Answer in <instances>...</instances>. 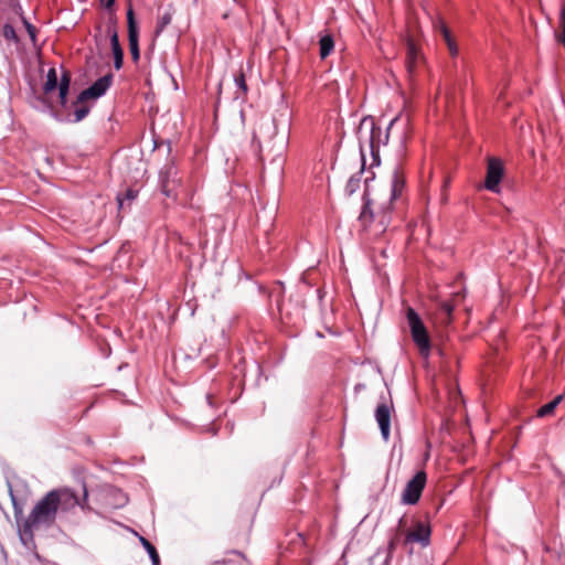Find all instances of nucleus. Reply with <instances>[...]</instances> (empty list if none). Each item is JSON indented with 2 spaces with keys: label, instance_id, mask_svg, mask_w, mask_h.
<instances>
[{
  "label": "nucleus",
  "instance_id": "nucleus-9",
  "mask_svg": "<svg viewBox=\"0 0 565 565\" xmlns=\"http://www.w3.org/2000/svg\"><path fill=\"white\" fill-rule=\"evenodd\" d=\"M83 498L82 500L78 495L71 489H53L52 492H55L58 500V512H66L68 510L74 509L75 507H84V503L87 501V489L83 487Z\"/></svg>",
  "mask_w": 565,
  "mask_h": 565
},
{
  "label": "nucleus",
  "instance_id": "nucleus-33",
  "mask_svg": "<svg viewBox=\"0 0 565 565\" xmlns=\"http://www.w3.org/2000/svg\"><path fill=\"white\" fill-rule=\"evenodd\" d=\"M447 46L449 49L451 56H456L458 54V47L454 41L450 43H447Z\"/></svg>",
  "mask_w": 565,
  "mask_h": 565
},
{
  "label": "nucleus",
  "instance_id": "nucleus-13",
  "mask_svg": "<svg viewBox=\"0 0 565 565\" xmlns=\"http://www.w3.org/2000/svg\"><path fill=\"white\" fill-rule=\"evenodd\" d=\"M71 108H74V111L63 113V111H53L52 115L57 121L61 122H79L82 121L90 111V107L84 103L76 104V99L72 102Z\"/></svg>",
  "mask_w": 565,
  "mask_h": 565
},
{
  "label": "nucleus",
  "instance_id": "nucleus-20",
  "mask_svg": "<svg viewBox=\"0 0 565 565\" xmlns=\"http://www.w3.org/2000/svg\"><path fill=\"white\" fill-rule=\"evenodd\" d=\"M562 401L563 396H556L553 401L540 407L536 412V416L542 418L552 415Z\"/></svg>",
  "mask_w": 565,
  "mask_h": 565
},
{
  "label": "nucleus",
  "instance_id": "nucleus-18",
  "mask_svg": "<svg viewBox=\"0 0 565 565\" xmlns=\"http://www.w3.org/2000/svg\"><path fill=\"white\" fill-rule=\"evenodd\" d=\"M364 168H365V166L363 167V164H362L361 170L359 172H356L355 174L351 175V178L348 180V182L345 184V189H344L347 195L351 196L359 190L360 183H361V175L364 171Z\"/></svg>",
  "mask_w": 565,
  "mask_h": 565
},
{
  "label": "nucleus",
  "instance_id": "nucleus-43",
  "mask_svg": "<svg viewBox=\"0 0 565 565\" xmlns=\"http://www.w3.org/2000/svg\"><path fill=\"white\" fill-rule=\"evenodd\" d=\"M403 520H404V518L402 516V518L399 519V521H398V524H399V525L402 524Z\"/></svg>",
  "mask_w": 565,
  "mask_h": 565
},
{
  "label": "nucleus",
  "instance_id": "nucleus-21",
  "mask_svg": "<svg viewBox=\"0 0 565 565\" xmlns=\"http://www.w3.org/2000/svg\"><path fill=\"white\" fill-rule=\"evenodd\" d=\"M172 15L173 13L171 9L164 11L162 14L159 15L154 30L156 35L161 34L164 31V29L171 23Z\"/></svg>",
  "mask_w": 565,
  "mask_h": 565
},
{
  "label": "nucleus",
  "instance_id": "nucleus-5",
  "mask_svg": "<svg viewBox=\"0 0 565 565\" xmlns=\"http://www.w3.org/2000/svg\"><path fill=\"white\" fill-rule=\"evenodd\" d=\"M426 482V472L424 470L417 471L415 476L406 483L402 492L401 502L407 505L416 504L422 497Z\"/></svg>",
  "mask_w": 565,
  "mask_h": 565
},
{
  "label": "nucleus",
  "instance_id": "nucleus-36",
  "mask_svg": "<svg viewBox=\"0 0 565 565\" xmlns=\"http://www.w3.org/2000/svg\"><path fill=\"white\" fill-rule=\"evenodd\" d=\"M381 554V551L379 550L371 558L370 561L373 563Z\"/></svg>",
  "mask_w": 565,
  "mask_h": 565
},
{
  "label": "nucleus",
  "instance_id": "nucleus-30",
  "mask_svg": "<svg viewBox=\"0 0 565 565\" xmlns=\"http://www.w3.org/2000/svg\"><path fill=\"white\" fill-rule=\"evenodd\" d=\"M12 504H13V512H14V518L18 522V524L20 523V521L23 522V510L21 508V505L17 502V499L12 495Z\"/></svg>",
  "mask_w": 565,
  "mask_h": 565
},
{
  "label": "nucleus",
  "instance_id": "nucleus-26",
  "mask_svg": "<svg viewBox=\"0 0 565 565\" xmlns=\"http://www.w3.org/2000/svg\"><path fill=\"white\" fill-rule=\"evenodd\" d=\"M108 34H109V39H110L111 51L122 49L120 45V42H119L118 32H117L115 25L108 26Z\"/></svg>",
  "mask_w": 565,
  "mask_h": 565
},
{
  "label": "nucleus",
  "instance_id": "nucleus-27",
  "mask_svg": "<svg viewBox=\"0 0 565 565\" xmlns=\"http://www.w3.org/2000/svg\"><path fill=\"white\" fill-rule=\"evenodd\" d=\"M114 55V67L119 71L124 64V50H113Z\"/></svg>",
  "mask_w": 565,
  "mask_h": 565
},
{
  "label": "nucleus",
  "instance_id": "nucleus-4",
  "mask_svg": "<svg viewBox=\"0 0 565 565\" xmlns=\"http://www.w3.org/2000/svg\"><path fill=\"white\" fill-rule=\"evenodd\" d=\"M406 320L411 330L412 339L418 348L419 354L422 358L427 360L430 355L431 343L423 320L412 307L406 309Z\"/></svg>",
  "mask_w": 565,
  "mask_h": 565
},
{
  "label": "nucleus",
  "instance_id": "nucleus-3",
  "mask_svg": "<svg viewBox=\"0 0 565 565\" xmlns=\"http://www.w3.org/2000/svg\"><path fill=\"white\" fill-rule=\"evenodd\" d=\"M397 117L393 118L386 130L383 131L380 126H377L371 116H365L361 119L360 125L356 129V136L359 139V148L361 153V160L363 161V167L365 166V148L367 147L372 157L371 167H377L381 163L380 158V148L381 146H385L388 142L390 138V129L397 121Z\"/></svg>",
  "mask_w": 565,
  "mask_h": 565
},
{
  "label": "nucleus",
  "instance_id": "nucleus-38",
  "mask_svg": "<svg viewBox=\"0 0 565 565\" xmlns=\"http://www.w3.org/2000/svg\"><path fill=\"white\" fill-rule=\"evenodd\" d=\"M225 563H226L225 561H216V562H214V564H216V565H224Z\"/></svg>",
  "mask_w": 565,
  "mask_h": 565
},
{
  "label": "nucleus",
  "instance_id": "nucleus-28",
  "mask_svg": "<svg viewBox=\"0 0 565 565\" xmlns=\"http://www.w3.org/2000/svg\"><path fill=\"white\" fill-rule=\"evenodd\" d=\"M395 546H396V537H393L390 540L388 545H387L386 550L384 551L385 558H384L383 565H388V563L392 558V553L395 550Z\"/></svg>",
  "mask_w": 565,
  "mask_h": 565
},
{
  "label": "nucleus",
  "instance_id": "nucleus-35",
  "mask_svg": "<svg viewBox=\"0 0 565 565\" xmlns=\"http://www.w3.org/2000/svg\"><path fill=\"white\" fill-rule=\"evenodd\" d=\"M558 41L565 46V31L563 30L562 34L558 36Z\"/></svg>",
  "mask_w": 565,
  "mask_h": 565
},
{
  "label": "nucleus",
  "instance_id": "nucleus-7",
  "mask_svg": "<svg viewBox=\"0 0 565 565\" xmlns=\"http://www.w3.org/2000/svg\"><path fill=\"white\" fill-rule=\"evenodd\" d=\"M504 174V166L497 157L488 158L484 188L493 193H500V182Z\"/></svg>",
  "mask_w": 565,
  "mask_h": 565
},
{
  "label": "nucleus",
  "instance_id": "nucleus-39",
  "mask_svg": "<svg viewBox=\"0 0 565 565\" xmlns=\"http://www.w3.org/2000/svg\"><path fill=\"white\" fill-rule=\"evenodd\" d=\"M362 387H364L362 384H358V385L355 386V390H362Z\"/></svg>",
  "mask_w": 565,
  "mask_h": 565
},
{
  "label": "nucleus",
  "instance_id": "nucleus-8",
  "mask_svg": "<svg viewBox=\"0 0 565 565\" xmlns=\"http://www.w3.org/2000/svg\"><path fill=\"white\" fill-rule=\"evenodd\" d=\"M114 81V75L107 73L94 82L88 88L82 90L76 97V104L84 103L90 98L97 99L106 94Z\"/></svg>",
  "mask_w": 565,
  "mask_h": 565
},
{
  "label": "nucleus",
  "instance_id": "nucleus-44",
  "mask_svg": "<svg viewBox=\"0 0 565 565\" xmlns=\"http://www.w3.org/2000/svg\"><path fill=\"white\" fill-rule=\"evenodd\" d=\"M102 2H104L105 0H100Z\"/></svg>",
  "mask_w": 565,
  "mask_h": 565
},
{
  "label": "nucleus",
  "instance_id": "nucleus-40",
  "mask_svg": "<svg viewBox=\"0 0 565 565\" xmlns=\"http://www.w3.org/2000/svg\"><path fill=\"white\" fill-rule=\"evenodd\" d=\"M45 104V107L50 108L52 110V106L46 104L44 100H42Z\"/></svg>",
  "mask_w": 565,
  "mask_h": 565
},
{
  "label": "nucleus",
  "instance_id": "nucleus-11",
  "mask_svg": "<svg viewBox=\"0 0 565 565\" xmlns=\"http://www.w3.org/2000/svg\"><path fill=\"white\" fill-rule=\"evenodd\" d=\"M278 134L277 120L274 117H263L253 134V141L259 145L270 142Z\"/></svg>",
  "mask_w": 565,
  "mask_h": 565
},
{
  "label": "nucleus",
  "instance_id": "nucleus-1",
  "mask_svg": "<svg viewBox=\"0 0 565 565\" xmlns=\"http://www.w3.org/2000/svg\"><path fill=\"white\" fill-rule=\"evenodd\" d=\"M374 178H366L363 193V206L359 215V222L364 230H367L373 223L376 224L380 233L385 232L391 222L393 202L402 195L405 188V175L401 164H395L391 179V190L388 199L379 202L371 198L369 182Z\"/></svg>",
  "mask_w": 565,
  "mask_h": 565
},
{
  "label": "nucleus",
  "instance_id": "nucleus-19",
  "mask_svg": "<svg viewBox=\"0 0 565 565\" xmlns=\"http://www.w3.org/2000/svg\"><path fill=\"white\" fill-rule=\"evenodd\" d=\"M60 79L57 78V73L54 67H51L46 74V81L43 85V90L45 94L52 93L55 88H58Z\"/></svg>",
  "mask_w": 565,
  "mask_h": 565
},
{
  "label": "nucleus",
  "instance_id": "nucleus-16",
  "mask_svg": "<svg viewBox=\"0 0 565 565\" xmlns=\"http://www.w3.org/2000/svg\"><path fill=\"white\" fill-rule=\"evenodd\" d=\"M334 49V39L333 36L326 32L320 35L319 39V55L322 60L327 58Z\"/></svg>",
  "mask_w": 565,
  "mask_h": 565
},
{
  "label": "nucleus",
  "instance_id": "nucleus-22",
  "mask_svg": "<svg viewBox=\"0 0 565 565\" xmlns=\"http://www.w3.org/2000/svg\"><path fill=\"white\" fill-rule=\"evenodd\" d=\"M139 542L143 546V548L147 551L152 565H159L160 564V557L156 550V547L143 536H139Z\"/></svg>",
  "mask_w": 565,
  "mask_h": 565
},
{
  "label": "nucleus",
  "instance_id": "nucleus-25",
  "mask_svg": "<svg viewBox=\"0 0 565 565\" xmlns=\"http://www.w3.org/2000/svg\"><path fill=\"white\" fill-rule=\"evenodd\" d=\"M2 36L10 42L19 43V36L15 32V29L10 23H4L1 31Z\"/></svg>",
  "mask_w": 565,
  "mask_h": 565
},
{
  "label": "nucleus",
  "instance_id": "nucleus-6",
  "mask_svg": "<svg viewBox=\"0 0 565 565\" xmlns=\"http://www.w3.org/2000/svg\"><path fill=\"white\" fill-rule=\"evenodd\" d=\"M178 168L173 161L167 162L159 172V186L167 198L175 195V189L180 185Z\"/></svg>",
  "mask_w": 565,
  "mask_h": 565
},
{
  "label": "nucleus",
  "instance_id": "nucleus-37",
  "mask_svg": "<svg viewBox=\"0 0 565 565\" xmlns=\"http://www.w3.org/2000/svg\"><path fill=\"white\" fill-rule=\"evenodd\" d=\"M206 401H207L209 405L212 406V396L211 395H206Z\"/></svg>",
  "mask_w": 565,
  "mask_h": 565
},
{
  "label": "nucleus",
  "instance_id": "nucleus-2",
  "mask_svg": "<svg viewBox=\"0 0 565 565\" xmlns=\"http://www.w3.org/2000/svg\"><path fill=\"white\" fill-rule=\"evenodd\" d=\"M55 497V492L49 491L36 502L23 523L19 524V537L24 546L33 543L35 530L49 529L55 523L58 514V500Z\"/></svg>",
  "mask_w": 565,
  "mask_h": 565
},
{
  "label": "nucleus",
  "instance_id": "nucleus-24",
  "mask_svg": "<svg viewBox=\"0 0 565 565\" xmlns=\"http://www.w3.org/2000/svg\"><path fill=\"white\" fill-rule=\"evenodd\" d=\"M138 191L134 189H127L124 195H118L117 201L120 209L125 206V204L130 205V203L137 198Z\"/></svg>",
  "mask_w": 565,
  "mask_h": 565
},
{
  "label": "nucleus",
  "instance_id": "nucleus-34",
  "mask_svg": "<svg viewBox=\"0 0 565 565\" xmlns=\"http://www.w3.org/2000/svg\"><path fill=\"white\" fill-rule=\"evenodd\" d=\"M115 1L116 0H105L103 3H104V7L107 9V10H111L113 7L115 6Z\"/></svg>",
  "mask_w": 565,
  "mask_h": 565
},
{
  "label": "nucleus",
  "instance_id": "nucleus-15",
  "mask_svg": "<svg viewBox=\"0 0 565 565\" xmlns=\"http://www.w3.org/2000/svg\"><path fill=\"white\" fill-rule=\"evenodd\" d=\"M71 74L68 71H63L62 75L60 77V84H58V102L61 109L58 111L67 113L68 108V102H67V95L70 92L71 86Z\"/></svg>",
  "mask_w": 565,
  "mask_h": 565
},
{
  "label": "nucleus",
  "instance_id": "nucleus-31",
  "mask_svg": "<svg viewBox=\"0 0 565 565\" xmlns=\"http://www.w3.org/2000/svg\"><path fill=\"white\" fill-rule=\"evenodd\" d=\"M440 309L450 318L455 309V305L451 301L445 300L440 303Z\"/></svg>",
  "mask_w": 565,
  "mask_h": 565
},
{
  "label": "nucleus",
  "instance_id": "nucleus-41",
  "mask_svg": "<svg viewBox=\"0 0 565 565\" xmlns=\"http://www.w3.org/2000/svg\"><path fill=\"white\" fill-rule=\"evenodd\" d=\"M558 396H563V401L565 399V388H564V392L562 394H559Z\"/></svg>",
  "mask_w": 565,
  "mask_h": 565
},
{
  "label": "nucleus",
  "instance_id": "nucleus-12",
  "mask_svg": "<svg viewBox=\"0 0 565 565\" xmlns=\"http://www.w3.org/2000/svg\"><path fill=\"white\" fill-rule=\"evenodd\" d=\"M431 527L428 522L418 521L405 535L404 544L418 543L422 547L430 544Z\"/></svg>",
  "mask_w": 565,
  "mask_h": 565
},
{
  "label": "nucleus",
  "instance_id": "nucleus-29",
  "mask_svg": "<svg viewBox=\"0 0 565 565\" xmlns=\"http://www.w3.org/2000/svg\"><path fill=\"white\" fill-rule=\"evenodd\" d=\"M22 22H23V25H24V28H25V30H26L31 41L35 42V40H36V29H35V26L32 23H30L24 17H22Z\"/></svg>",
  "mask_w": 565,
  "mask_h": 565
},
{
  "label": "nucleus",
  "instance_id": "nucleus-23",
  "mask_svg": "<svg viewBox=\"0 0 565 565\" xmlns=\"http://www.w3.org/2000/svg\"><path fill=\"white\" fill-rule=\"evenodd\" d=\"M417 57H418V50H417V47L415 46L414 43L408 42V44H407L406 66H407V70H408L409 73L413 72V70L415 67V64H416Z\"/></svg>",
  "mask_w": 565,
  "mask_h": 565
},
{
  "label": "nucleus",
  "instance_id": "nucleus-32",
  "mask_svg": "<svg viewBox=\"0 0 565 565\" xmlns=\"http://www.w3.org/2000/svg\"><path fill=\"white\" fill-rule=\"evenodd\" d=\"M440 32L446 43H450L454 41L449 29L444 23L440 24Z\"/></svg>",
  "mask_w": 565,
  "mask_h": 565
},
{
  "label": "nucleus",
  "instance_id": "nucleus-10",
  "mask_svg": "<svg viewBox=\"0 0 565 565\" xmlns=\"http://www.w3.org/2000/svg\"><path fill=\"white\" fill-rule=\"evenodd\" d=\"M127 26H128V42H129V51L131 54V58L135 63H137L140 58L139 51V28L135 18V12L129 4L127 10Z\"/></svg>",
  "mask_w": 565,
  "mask_h": 565
},
{
  "label": "nucleus",
  "instance_id": "nucleus-17",
  "mask_svg": "<svg viewBox=\"0 0 565 565\" xmlns=\"http://www.w3.org/2000/svg\"><path fill=\"white\" fill-rule=\"evenodd\" d=\"M234 83L236 86L235 99L245 100L248 93V86L243 70H239V72L234 75Z\"/></svg>",
  "mask_w": 565,
  "mask_h": 565
},
{
  "label": "nucleus",
  "instance_id": "nucleus-14",
  "mask_svg": "<svg viewBox=\"0 0 565 565\" xmlns=\"http://www.w3.org/2000/svg\"><path fill=\"white\" fill-rule=\"evenodd\" d=\"M393 407L386 402L380 403L375 408V419L380 427L382 438L387 441L391 434V416Z\"/></svg>",
  "mask_w": 565,
  "mask_h": 565
},
{
  "label": "nucleus",
  "instance_id": "nucleus-42",
  "mask_svg": "<svg viewBox=\"0 0 565 565\" xmlns=\"http://www.w3.org/2000/svg\"><path fill=\"white\" fill-rule=\"evenodd\" d=\"M438 353H439L440 356H443V354H444L443 350H440V349L438 350Z\"/></svg>",
  "mask_w": 565,
  "mask_h": 565
}]
</instances>
